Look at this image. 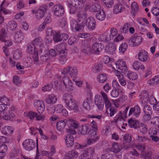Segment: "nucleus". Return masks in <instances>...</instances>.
Returning a JSON list of instances; mask_svg holds the SVG:
<instances>
[{
  "label": "nucleus",
  "mask_w": 159,
  "mask_h": 159,
  "mask_svg": "<svg viewBox=\"0 0 159 159\" xmlns=\"http://www.w3.org/2000/svg\"><path fill=\"white\" fill-rule=\"evenodd\" d=\"M21 56V52L18 50H16L14 54L13 57L15 59L17 60L20 58Z\"/></svg>",
  "instance_id": "57"
},
{
  "label": "nucleus",
  "mask_w": 159,
  "mask_h": 159,
  "mask_svg": "<svg viewBox=\"0 0 159 159\" xmlns=\"http://www.w3.org/2000/svg\"><path fill=\"white\" fill-rule=\"evenodd\" d=\"M85 151L87 155H91L93 154L95 152L94 148L93 147H90L87 148H86Z\"/></svg>",
  "instance_id": "61"
},
{
  "label": "nucleus",
  "mask_w": 159,
  "mask_h": 159,
  "mask_svg": "<svg viewBox=\"0 0 159 159\" xmlns=\"http://www.w3.org/2000/svg\"><path fill=\"white\" fill-rule=\"evenodd\" d=\"M67 122V120H66L58 121L56 125L57 129L59 131H61L65 128Z\"/></svg>",
  "instance_id": "27"
},
{
  "label": "nucleus",
  "mask_w": 159,
  "mask_h": 159,
  "mask_svg": "<svg viewBox=\"0 0 159 159\" xmlns=\"http://www.w3.org/2000/svg\"><path fill=\"white\" fill-rule=\"evenodd\" d=\"M148 52L145 50H141L138 54V59L141 61H145L147 59Z\"/></svg>",
  "instance_id": "22"
},
{
  "label": "nucleus",
  "mask_w": 159,
  "mask_h": 159,
  "mask_svg": "<svg viewBox=\"0 0 159 159\" xmlns=\"http://www.w3.org/2000/svg\"><path fill=\"white\" fill-rule=\"evenodd\" d=\"M69 3L68 7H70L71 6L80 8V4L78 0H68Z\"/></svg>",
  "instance_id": "36"
},
{
  "label": "nucleus",
  "mask_w": 159,
  "mask_h": 159,
  "mask_svg": "<svg viewBox=\"0 0 159 159\" xmlns=\"http://www.w3.org/2000/svg\"><path fill=\"white\" fill-rule=\"evenodd\" d=\"M35 45L34 44V43H31L28 44L27 46V51L30 54H32L35 51Z\"/></svg>",
  "instance_id": "45"
},
{
  "label": "nucleus",
  "mask_w": 159,
  "mask_h": 159,
  "mask_svg": "<svg viewBox=\"0 0 159 159\" xmlns=\"http://www.w3.org/2000/svg\"><path fill=\"white\" fill-rule=\"evenodd\" d=\"M123 3V2H120L119 3H117L114 5L113 10V12L114 13L117 14L123 11L124 10L125 7Z\"/></svg>",
  "instance_id": "15"
},
{
  "label": "nucleus",
  "mask_w": 159,
  "mask_h": 159,
  "mask_svg": "<svg viewBox=\"0 0 159 159\" xmlns=\"http://www.w3.org/2000/svg\"><path fill=\"white\" fill-rule=\"evenodd\" d=\"M115 64L116 68L120 70L121 73H124L126 71V65L125 62L122 60H120L116 62Z\"/></svg>",
  "instance_id": "10"
},
{
  "label": "nucleus",
  "mask_w": 159,
  "mask_h": 159,
  "mask_svg": "<svg viewBox=\"0 0 159 159\" xmlns=\"http://www.w3.org/2000/svg\"><path fill=\"white\" fill-rule=\"evenodd\" d=\"M101 8L99 4L97 3H94L92 7V10L94 12H98L100 11Z\"/></svg>",
  "instance_id": "50"
},
{
  "label": "nucleus",
  "mask_w": 159,
  "mask_h": 159,
  "mask_svg": "<svg viewBox=\"0 0 159 159\" xmlns=\"http://www.w3.org/2000/svg\"><path fill=\"white\" fill-rule=\"evenodd\" d=\"M42 40L41 37L39 36L37 38H36L34 39L33 42L32 43H34V44H35L36 45H38L39 43H40L39 45L41 48H39V49L42 52L43 50V44L42 43Z\"/></svg>",
  "instance_id": "35"
},
{
  "label": "nucleus",
  "mask_w": 159,
  "mask_h": 159,
  "mask_svg": "<svg viewBox=\"0 0 159 159\" xmlns=\"http://www.w3.org/2000/svg\"><path fill=\"white\" fill-rule=\"evenodd\" d=\"M111 94L112 97L113 98H116L119 95V90H118L117 89H114L112 90Z\"/></svg>",
  "instance_id": "60"
},
{
  "label": "nucleus",
  "mask_w": 159,
  "mask_h": 159,
  "mask_svg": "<svg viewBox=\"0 0 159 159\" xmlns=\"http://www.w3.org/2000/svg\"><path fill=\"white\" fill-rule=\"evenodd\" d=\"M127 77L132 80H135L137 78L136 74L133 72H129L127 74Z\"/></svg>",
  "instance_id": "48"
},
{
  "label": "nucleus",
  "mask_w": 159,
  "mask_h": 159,
  "mask_svg": "<svg viewBox=\"0 0 159 159\" xmlns=\"http://www.w3.org/2000/svg\"><path fill=\"white\" fill-rule=\"evenodd\" d=\"M140 157L144 159H151V155L149 152H143L140 154Z\"/></svg>",
  "instance_id": "51"
},
{
  "label": "nucleus",
  "mask_w": 159,
  "mask_h": 159,
  "mask_svg": "<svg viewBox=\"0 0 159 159\" xmlns=\"http://www.w3.org/2000/svg\"><path fill=\"white\" fill-rule=\"evenodd\" d=\"M131 8L132 10L131 13H133L134 16H135L138 13L139 10L138 5L135 2H134L132 3Z\"/></svg>",
  "instance_id": "29"
},
{
  "label": "nucleus",
  "mask_w": 159,
  "mask_h": 159,
  "mask_svg": "<svg viewBox=\"0 0 159 159\" xmlns=\"http://www.w3.org/2000/svg\"><path fill=\"white\" fill-rule=\"evenodd\" d=\"M104 46L103 44L95 43L92 45V51L97 54H98L99 52L101 51L104 48Z\"/></svg>",
  "instance_id": "19"
},
{
  "label": "nucleus",
  "mask_w": 159,
  "mask_h": 159,
  "mask_svg": "<svg viewBox=\"0 0 159 159\" xmlns=\"http://www.w3.org/2000/svg\"><path fill=\"white\" fill-rule=\"evenodd\" d=\"M44 14L45 13L44 12V11H42L40 10H37L35 16L37 19L39 20L44 17Z\"/></svg>",
  "instance_id": "52"
},
{
  "label": "nucleus",
  "mask_w": 159,
  "mask_h": 159,
  "mask_svg": "<svg viewBox=\"0 0 159 159\" xmlns=\"http://www.w3.org/2000/svg\"><path fill=\"white\" fill-rule=\"evenodd\" d=\"M57 101V98L53 94L49 95L45 100L46 102L48 104L55 103Z\"/></svg>",
  "instance_id": "28"
},
{
  "label": "nucleus",
  "mask_w": 159,
  "mask_h": 159,
  "mask_svg": "<svg viewBox=\"0 0 159 159\" xmlns=\"http://www.w3.org/2000/svg\"><path fill=\"white\" fill-rule=\"evenodd\" d=\"M86 25L88 28L90 30H94L96 25V22L95 19L92 17H89L88 19Z\"/></svg>",
  "instance_id": "14"
},
{
  "label": "nucleus",
  "mask_w": 159,
  "mask_h": 159,
  "mask_svg": "<svg viewBox=\"0 0 159 159\" xmlns=\"http://www.w3.org/2000/svg\"><path fill=\"white\" fill-rule=\"evenodd\" d=\"M19 153L18 150L16 148H14L13 150L10 153V157H14L17 156Z\"/></svg>",
  "instance_id": "62"
},
{
  "label": "nucleus",
  "mask_w": 159,
  "mask_h": 159,
  "mask_svg": "<svg viewBox=\"0 0 159 159\" xmlns=\"http://www.w3.org/2000/svg\"><path fill=\"white\" fill-rule=\"evenodd\" d=\"M137 129L143 134L146 133L148 130L147 125L143 123L139 124Z\"/></svg>",
  "instance_id": "25"
},
{
  "label": "nucleus",
  "mask_w": 159,
  "mask_h": 159,
  "mask_svg": "<svg viewBox=\"0 0 159 159\" xmlns=\"http://www.w3.org/2000/svg\"><path fill=\"white\" fill-rule=\"evenodd\" d=\"M65 142L67 147H70L73 146L74 144V139L73 136L71 134L67 135Z\"/></svg>",
  "instance_id": "24"
},
{
  "label": "nucleus",
  "mask_w": 159,
  "mask_h": 159,
  "mask_svg": "<svg viewBox=\"0 0 159 159\" xmlns=\"http://www.w3.org/2000/svg\"><path fill=\"white\" fill-rule=\"evenodd\" d=\"M78 156V153L76 150L73 149L66 153V154L65 159H75Z\"/></svg>",
  "instance_id": "16"
},
{
  "label": "nucleus",
  "mask_w": 159,
  "mask_h": 159,
  "mask_svg": "<svg viewBox=\"0 0 159 159\" xmlns=\"http://www.w3.org/2000/svg\"><path fill=\"white\" fill-rule=\"evenodd\" d=\"M136 148L141 152V153H143L145 149V146L144 144H138L135 146Z\"/></svg>",
  "instance_id": "53"
},
{
  "label": "nucleus",
  "mask_w": 159,
  "mask_h": 159,
  "mask_svg": "<svg viewBox=\"0 0 159 159\" xmlns=\"http://www.w3.org/2000/svg\"><path fill=\"white\" fill-rule=\"evenodd\" d=\"M112 39L111 36L110 34L105 33L101 35L99 37V39L103 42L108 43Z\"/></svg>",
  "instance_id": "20"
},
{
  "label": "nucleus",
  "mask_w": 159,
  "mask_h": 159,
  "mask_svg": "<svg viewBox=\"0 0 159 159\" xmlns=\"http://www.w3.org/2000/svg\"><path fill=\"white\" fill-rule=\"evenodd\" d=\"M17 26V25L16 22L14 21H12L10 24L9 28L11 30H13L16 28Z\"/></svg>",
  "instance_id": "63"
},
{
  "label": "nucleus",
  "mask_w": 159,
  "mask_h": 159,
  "mask_svg": "<svg viewBox=\"0 0 159 159\" xmlns=\"http://www.w3.org/2000/svg\"><path fill=\"white\" fill-rule=\"evenodd\" d=\"M77 16L78 17V22L79 25L81 27L83 28L87 23L88 19L86 13L82 12L81 11H78L77 13Z\"/></svg>",
  "instance_id": "3"
},
{
  "label": "nucleus",
  "mask_w": 159,
  "mask_h": 159,
  "mask_svg": "<svg viewBox=\"0 0 159 159\" xmlns=\"http://www.w3.org/2000/svg\"><path fill=\"white\" fill-rule=\"evenodd\" d=\"M112 86L115 89H118L119 90L120 89V86L117 82L116 80H114L112 82Z\"/></svg>",
  "instance_id": "64"
},
{
  "label": "nucleus",
  "mask_w": 159,
  "mask_h": 159,
  "mask_svg": "<svg viewBox=\"0 0 159 159\" xmlns=\"http://www.w3.org/2000/svg\"><path fill=\"white\" fill-rule=\"evenodd\" d=\"M102 1L107 8H111L114 4L113 0H102Z\"/></svg>",
  "instance_id": "43"
},
{
  "label": "nucleus",
  "mask_w": 159,
  "mask_h": 159,
  "mask_svg": "<svg viewBox=\"0 0 159 159\" xmlns=\"http://www.w3.org/2000/svg\"><path fill=\"white\" fill-rule=\"evenodd\" d=\"M127 47V44L124 43L121 44L119 48V50L120 52L123 53L125 51Z\"/></svg>",
  "instance_id": "56"
},
{
  "label": "nucleus",
  "mask_w": 159,
  "mask_h": 159,
  "mask_svg": "<svg viewBox=\"0 0 159 159\" xmlns=\"http://www.w3.org/2000/svg\"><path fill=\"white\" fill-rule=\"evenodd\" d=\"M141 112V109L138 106H135L134 107H131L129 110V116H130L132 114L136 116H138Z\"/></svg>",
  "instance_id": "13"
},
{
  "label": "nucleus",
  "mask_w": 159,
  "mask_h": 159,
  "mask_svg": "<svg viewBox=\"0 0 159 159\" xmlns=\"http://www.w3.org/2000/svg\"><path fill=\"white\" fill-rule=\"evenodd\" d=\"M68 38V36L65 33L56 32L53 35V40L56 43L66 40Z\"/></svg>",
  "instance_id": "6"
},
{
  "label": "nucleus",
  "mask_w": 159,
  "mask_h": 159,
  "mask_svg": "<svg viewBox=\"0 0 159 159\" xmlns=\"http://www.w3.org/2000/svg\"><path fill=\"white\" fill-rule=\"evenodd\" d=\"M62 81L63 83L65 86L66 88L71 89L72 87V84L69 78L67 76L63 77Z\"/></svg>",
  "instance_id": "21"
},
{
  "label": "nucleus",
  "mask_w": 159,
  "mask_h": 159,
  "mask_svg": "<svg viewBox=\"0 0 159 159\" xmlns=\"http://www.w3.org/2000/svg\"><path fill=\"white\" fill-rule=\"evenodd\" d=\"M2 119L6 120H10L11 117L13 118L15 117V115L11 111H8L3 113Z\"/></svg>",
  "instance_id": "26"
},
{
  "label": "nucleus",
  "mask_w": 159,
  "mask_h": 159,
  "mask_svg": "<svg viewBox=\"0 0 159 159\" xmlns=\"http://www.w3.org/2000/svg\"><path fill=\"white\" fill-rule=\"evenodd\" d=\"M99 81L101 83H103L107 80V76L106 74H100L98 77Z\"/></svg>",
  "instance_id": "42"
},
{
  "label": "nucleus",
  "mask_w": 159,
  "mask_h": 159,
  "mask_svg": "<svg viewBox=\"0 0 159 159\" xmlns=\"http://www.w3.org/2000/svg\"><path fill=\"white\" fill-rule=\"evenodd\" d=\"M120 84L122 86H125L126 84V82L123 75H117Z\"/></svg>",
  "instance_id": "46"
},
{
  "label": "nucleus",
  "mask_w": 159,
  "mask_h": 159,
  "mask_svg": "<svg viewBox=\"0 0 159 159\" xmlns=\"http://www.w3.org/2000/svg\"><path fill=\"white\" fill-rule=\"evenodd\" d=\"M13 129L11 126H5L3 128L2 132L5 135H10L13 132Z\"/></svg>",
  "instance_id": "31"
},
{
  "label": "nucleus",
  "mask_w": 159,
  "mask_h": 159,
  "mask_svg": "<svg viewBox=\"0 0 159 159\" xmlns=\"http://www.w3.org/2000/svg\"><path fill=\"white\" fill-rule=\"evenodd\" d=\"M62 54L63 55L60 56L59 60L60 63L62 64H64L66 61V57L67 54V52L66 51H62Z\"/></svg>",
  "instance_id": "39"
},
{
  "label": "nucleus",
  "mask_w": 159,
  "mask_h": 159,
  "mask_svg": "<svg viewBox=\"0 0 159 159\" xmlns=\"http://www.w3.org/2000/svg\"><path fill=\"white\" fill-rule=\"evenodd\" d=\"M152 13L157 16V21H159V8L157 7H154L152 8Z\"/></svg>",
  "instance_id": "44"
},
{
  "label": "nucleus",
  "mask_w": 159,
  "mask_h": 159,
  "mask_svg": "<svg viewBox=\"0 0 159 159\" xmlns=\"http://www.w3.org/2000/svg\"><path fill=\"white\" fill-rule=\"evenodd\" d=\"M123 147L125 150L128 149L130 147L129 144H126V143L130 142L132 139L131 136L129 134H125L123 137Z\"/></svg>",
  "instance_id": "18"
},
{
  "label": "nucleus",
  "mask_w": 159,
  "mask_h": 159,
  "mask_svg": "<svg viewBox=\"0 0 159 159\" xmlns=\"http://www.w3.org/2000/svg\"><path fill=\"white\" fill-rule=\"evenodd\" d=\"M128 122L129 125L131 128H133L135 129H137L138 125H139V123L138 121H137L132 119H130L129 120Z\"/></svg>",
  "instance_id": "40"
},
{
  "label": "nucleus",
  "mask_w": 159,
  "mask_h": 159,
  "mask_svg": "<svg viewBox=\"0 0 159 159\" xmlns=\"http://www.w3.org/2000/svg\"><path fill=\"white\" fill-rule=\"evenodd\" d=\"M52 10L54 15L60 17L62 16L65 13V9L61 4L55 5L52 7Z\"/></svg>",
  "instance_id": "7"
},
{
  "label": "nucleus",
  "mask_w": 159,
  "mask_h": 159,
  "mask_svg": "<svg viewBox=\"0 0 159 159\" xmlns=\"http://www.w3.org/2000/svg\"><path fill=\"white\" fill-rule=\"evenodd\" d=\"M23 145L25 149L27 151L32 150L35 148V143L31 139L25 140L24 141Z\"/></svg>",
  "instance_id": "9"
},
{
  "label": "nucleus",
  "mask_w": 159,
  "mask_h": 159,
  "mask_svg": "<svg viewBox=\"0 0 159 159\" xmlns=\"http://www.w3.org/2000/svg\"><path fill=\"white\" fill-rule=\"evenodd\" d=\"M37 116V113L35 112L30 111L28 113V116L31 120H33L34 118H36Z\"/></svg>",
  "instance_id": "58"
},
{
  "label": "nucleus",
  "mask_w": 159,
  "mask_h": 159,
  "mask_svg": "<svg viewBox=\"0 0 159 159\" xmlns=\"http://www.w3.org/2000/svg\"><path fill=\"white\" fill-rule=\"evenodd\" d=\"M63 99L68 110L73 111L76 114H80V111L77 102L70 94L67 93L65 94L63 96Z\"/></svg>",
  "instance_id": "2"
},
{
  "label": "nucleus",
  "mask_w": 159,
  "mask_h": 159,
  "mask_svg": "<svg viewBox=\"0 0 159 159\" xmlns=\"http://www.w3.org/2000/svg\"><path fill=\"white\" fill-rule=\"evenodd\" d=\"M89 129V127L86 125H82L79 128V133L82 135H86L87 134Z\"/></svg>",
  "instance_id": "33"
},
{
  "label": "nucleus",
  "mask_w": 159,
  "mask_h": 159,
  "mask_svg": "<svg viewBox=\"0 0 159 159\" xmlns=\"http://www.w3.org/2000/svg\"><path fill=\"white\" fill-rule=\"evenodd\" d=\"M67 122H68L70 125V128L76 129L78 126L77 122L74 120L69 119L67 120Z\"/></svg>",
  "instance_id": "41"
},
{
  "label": "nucleus",
  "mask_w": 159,
  "mask_h": 159,
  "mask_svg": "<svg viewBox=\"0 0 159 159\" xmlns=\"http://www.w3.org/2000/svg\"><path fill=\"white\" fill-rule=\"evenodd\" d=\"M56 48L57 51L59 52L60 54V56L63 55L62 52H61L62 51H66L67 52V50L66 48V46L64 44H58L56 46Z\"/></svg>",
  "instance_id": "34"
},
{
  "label": "nucleus",
  "mask_w": 159,
  "mask_h": 159,
  "mask_svg": "<svg viewBox=\"0 0 159 159\" xmlns=\"http://www.w3.org/2000/svg\"><path fill=\"white\" fill-rule=\"evenodd\" d=\"M102 66L101 64H98L94 66L93 68V71L95 73L100 72L101 70Z\"/></svg>",
  "instance_id": "55"
},
{
  "label": "nucleus",
  "mask_w": 159,
  "mask_h": 159,
  "mask_svg": "<svg viewBox=\"0 0 159 159\" xmlns=\"http://www.w3.org/2000/svg\"><path fill=\"white\" fill-rule=\"evenodd\" d=\"M0 102L2 104L6 105H9V101L7 98L6 97H2L0 99Z\"/></svg>",
  "instance_id": "54"
},
{
  "label": "nucleus",
  "mask_w": 159,
  "mask_h": 159,
  "mask_svg": "<svg viewBox=\"0 0 159 159\" xmlns=\"http://www.w3.org/2000/svg\"><path fill=\"white\" fill-rule=\"evenodd\" d=\"M94 103L99 110H102L104 107V103L102 98L99 95H96L94 99Z\"/></svg>",
  "instance_id": "11"
},
{
  "label": "nucleus",
  "mask_w": 159,
  "mask_h": 159,
  "mask_svg": "<svg viewBox=\"0 0 159 159\" xmlns=\"http://www.w3.org/2000/svg\"><path fill=\"white\" fill-rule=\"evenodd\" d=\"M63 99L68 110L73 111L76 114H80V111L77 102L70 94L67 93L65 94L63 96Z\"/></svg>",
  "instance_id": "1"
},
{
  "label": "nucleus",
  "mask_w": 159,
  "mask_h": 159,
  "mask_svg": "<svg viewBox=\"0 0 159 159\" xmlns=\"http://www.w3.org/2000/svg\"><path fill=\"white\" fill-rule=\"evenodd\" d=\"M24 35L21 31H20L19 33H16L14 36L16 42L17 43H21L24 39Z\"/></svg>",
  "instance_id": "32"
},
{
  "label": "nucleus",
  "mask_w": 159,
  "mask_h": 159,
  "mask_svg": "<svg viewBox=\"0 0 159 159\" xmlns=\"http://www.w3.org/2000/svg\"><path fill=\"white\" fill-rule=\"evenodd\" d=\"M97 19L100 21L103 20L106 17L105 12L103 10H101L96 14Z\"/></svg>",
  "instance_id": "38"
},
{
  "label": "nucleus",
  "mask_w": 159,
  "mask_h": 159,
  "mask_svg": "<svg viewBox=\"0 0 159 159\" xmlns=\"http://www.w3.org/2000/svg\"><path fill=\"white\" fill-rule=\"evenodd\" d=\"M142 40L141 36L134 35L131 38L128 39L127 41L130 46L133 47L139 45L142 42Z\"/></svg>",
  "instance_id": "4"
},
{
  "label": "nucleus",
  "mask_w": 159,
  "mask_h": 159,
  "mask_svg": "<svg viewBox=\"0 0 159 159\" xmlns=\"http://www.w3.org/2000/svg\"><path fill=\"white\" fill-rule=\"evenodd\" d=\"M122 147L118 144L116 143H114L112 146L111 148V151L115 153L116 157L120 158L122 155V152L121 151Z\"/></svg>",
  "instance_id": "8"
},
{
  "label": "nucleus",
  "mask_w": 159,
  "mask_h": 159,
  "mask_svg": "<svg viewBox=\"0 0 159 159\" xmlns=\"http://www.w3.org/2000/svg\"><path fill=\"white\" fill-rule=\"evenodd\" d=\"M92 102V100L91 98H87L83 104V107L86 110H90L91 108L90 104Z\"/></svg>",
  "instance_id": "30"
},
{
  "label": "nucleus",
  "mask_w": 159,
  "mask_h": 159,
  "mask_svg": "<svg viewBox=\"0 0 159 159\" xmlns=\"http://www.w3.org/2000/svg\"><path fill=\"white\" fill-rule=\"evenodd\" d=\"M7 146L5 144H2L0 146V152L5 154V153L7 151Z\"/></svg>",
  "instance_id": "59"
},
{
  "label": "nucleus",
  "mask_w": 159,
  "mask_h": 159,
  "mask_svg": "<svg viewBox=\"0 0 159 159\" xmlns=\"http://www.w3.org/2000/svg\"><path fill=\"white\" fill-rule=\"evenodd\" d=\"M83 51L84 53L88 55H91L92 53L91 47L88 44H84Z\"/></svg>",
  "instance_id": "37"
},
{
  "label": "nucleus",
  "mask_w": 159,
  "mask_h": 159,
  "mask_svg": "<svg viewBox=\"0 0 159 159\" xmlns=\"http://www.w3.org/2000/svg\"><path fill=\"white\" fill-rule=\"evenodd\" d=\"M129 108V107H127L123 111V113H122L121 111H120L118 116L115 117L114 120V122L115 123H116L119 121H120L122 120H124L125 118H126V115Z\"/></svg>",
  "instance_id": "12"
},
{
  "label": "nucleus",
  "mask_w": 159,
  "mask_h": 159,
  "mask_svg": "<svg viewBox=\"0 0 159 159\" xmlns=\"http://www.w3.org/2000/svg\"><path fill=\"white\" fill-rule=\"evenodd\" d=\"M103 103L104 104H105V107L106 108V110L105 112V113L108 115L109 114V112L108 111V109H109V107H111V103L110 102L109 98L104 100V101Z\"/></svg>",
  "instance_id": "47"
},
{
  "label": "nucleus",
  "mask_w": 159,
  "mask_h": 159,
  "mask_svg": "<svg viewBox=\"0 0 159 159\" xmlns=\"http://www.w3.org/2000/svg\"><path fill=\"white\" fill-rule=\"evenodd\" d=\"M143 111L145 114L152 115V109L150 106L146 105L143 108Z\"/></svg>",
  "instance_id": "49"
},
{
  "label": "nucleus",
  "mask_w": 159,
  "mask_h": 159,
  "mask_svg": "<svg viewBox=\"0 0 159 159\" xmlns=\"http://www.w3.org/2000/svg\"><path fill=\"white\" fill-rule=\"evenodd\" d=\"M70 25L73 30H75L76 31H79L81 30L82 27H81L79 25V23L74 20H72L70 21Z\"/></svg>",
  "instance_id": "23"
},
{
  "label": "nucleus",
  "mask_w": 159,
  "mask_h": 159,
  "mask_svg": "<svg viewBox=\"0 0 159 159\" xmlns=\"http://www.w3.org/2000/svg\"><path fill=\"white\" fill-rule=\"evenodd\" d=\"M116 49V46L113 43L109 44L105 48L106 52L110 55H113L115 53Z\"/></svg>",
  "instance_id": "17"
},
{
  "label": "nucleus",
  "mask_w": 159,
  "mask_h": 159,
  "mask_svg": "<svg viewBox=\"0 0 159 159\" xmlns=\"http://www.w3.org/2000/svg\"><path fill=\"white\" fill-rule=\"evenodd\" d=\"M61 72L62 74L64 75H66L67 73H68L70 76L74 77L77 75L78 70L75 67L72 68L70 66H68L62 70Z\"/></svg>",
  "instance_id": "5"
}]
</instances>
